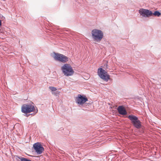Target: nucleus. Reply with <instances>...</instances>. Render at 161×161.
Wrapping results in <instances>:
<instances>
[{"mask_svg": "<svg viewBox=\"0 0 161 161\" xmlns=\"http://www.w3.org/2000/svg\"><path fill=\"white\" fill-rule=\"evenodd\" d=\"M88 100L85 96L79 94L76 97V102L78 105H82Z\"/></svg>", "mask_w": 161, "mask_h": 161, "instance_id": "7", "label": "nucleus"}, {"mask_svg": "<svg viewBox=\"0 0 161 161\" xmlns=\"http://www.w3.org/2000/svg\"><path fill=\"white\" fill-rule=\"evenodd\" d=\"M117 109L119 114L120 115H125L127 114L125 108L123 105L119 106Z\"/></svg>", "mask_w": 161, "mask_h": 161, "instance_id": "10", "label": "nucleus"}, {"mask_svg": "<svg viewBox=\"0 0 161 161\" xmlns=\"http://www.w3.org/2000/svg\"><path fill=\"white\" fill-rule=\"evenodd\" d=\"M58 152L61 153L62 154L64 153V152L63 151L60 149H59Z\"/></svg>", "mask_w": 161, "mask_h": 161, "instance_id": "14", "label": "nucleus"}, {"mask_svg": "<svg viewBox=\"0 0 161 161\" xmlns=\"http://www.w3.org/2000/svg\"><path fill=\"white\" fill-rule=\"evenodd\" d=\"M21 112L24 113H28L32 112H34V115L38 112V110L37 109H35L34 106L32 104L26 103L24 104L22 106Z\"/></svg>", "mask_w": 161, "mask_h": 161, "instance_id": "2", "label": "nucleus"}, {"mask_svg": "<svg viewBox=\"0 0 161 161\" xmlns=\"http://www.w3.org/2000/svg\"><path fill=\"white\" fill-rule=\"evenodd\" d=\"M140 14L145 17H149L152 16V11L147 9L141 8L139 10Z\"/></svg>", "mask_w": 161, "mask_h": 161, "instance_id": "8", "label": "nucleus"}, {"mask_svg": "<svg viewBox=\"0 0 161 161\" xmlns=\"http://www.w3.org/2000/svg\"><path fill=\"white\" fill-rule=\"evenodd\" d=\"M49 88L53 92H55L57 90V89L56 87L53 86H49Z\"/></svg>", "mask_w": 161, "mask_h": 161, "instance_id": "13", "label": "nucleus"}, {"mask_svg": "<svg viewBox=\"0 0 161 161\" xmlns=\"http://www.w3.org/2000/svg\"><path fill=\"white\" fill-rule=\"evenodd\" d=\"M139 53V52H136V54H137V53Z\"/></svg>", "mask_w": 161, "mask_h": 161, "instance_id": "18", "label": "nucleus"}, {"mask_svg": "<svg viewBox=\"0 0 161 161\" xmlns=\"http://www.w3.org/2000/svg\"><path fill=\"white\" fill-rule=\"evenodd\" d=\"M97 74L101 79L106 81H108L110 79V75L106 71L101 68L98 69Z\"/></svg>", "mask_w": 161, "mask_h": 161, "instance_id": "6", "label": "nucleus"}, {"mask_svg": "<svg viewBox=\"0 0 161 161\" xmlns=\"http://www.w3.org/2000/svg\"><path fill=\"white\" fill-rule=\"evenodd\" d=\"M127 117L130 120L131 123L136 128L139 129L142 127V123L137 117L133 115H130Z\"/></svg>", "mask_w": 161, "mask_h": 161, "instance_id": "3", "label": "nucleus"}, {"mask_svg": "<svg viewBox=\"0 0 161 161\" xmlns=\"http://www.w3.org/2000/svg\"><path fill=\"white\" fill-rule=\"evenodd\" d=\"M53 94H55L56 95L57 93H55V92L53 93Z\"/></svg>", "mask_w": 161, "mask_h": 161, "instance_id": "17", "label": "nucleus"}, {"mask_svg": "<svg viewBox=\"0 0 161 161\" xmlns=\"http://www.w3.org/2000/svg\"><path fill=\"white\" fill-rule=\"evenodd\" d=\"M25 115L27 117H28L29 115H30L31 114H27L28 113H25Z\"/></svg>", "mask_w": 161, "mask_h": 161, "instance_id": "15", "label": "nucleus"}, {"mask_svg": "<svg viewBox=\"0 0 161 161\" xmlns=\"http://www.w3.org/2000/svg\"><path fill=\"white\" fill-rule=\"evenodd\" d=\"M61 70L64 75L69 76L72 75L74 71L72 68L69 64H64L62 67Z\"/></svg>", "mask_w": 161, "mask_h": 161, "instance_id": "4", "label": "nucleus"}, {"mask_svg": "<svg viewBox=\"0 0 161 161\" xmlns=\"http://www.w3.org/2000/svg\"><path fill=\"white\" fill-rule=\"evenodd\" d=\"M106 68H108V65L107 64L106 65Z\"/></svg>", "mask_w": 161, "mask_h": 161, "instance_id": "16", "label": "nucleus"}, {"mask_svg": "<svg viewBox=\"0 0 161 161\" xmlns=\"http://www.w3.org/2000/svg\"><path fill=\"white\" fill-rule=\"evenodd\" d=\"M161 15V13L158 11H155L154 13L152 12V16L159 17Z\"/></svg>", "mask_w": 161, "mask_h": 161, "instance_id": "12", "label": "nucleus"}, {"mask_svg": "<svg viewBox=\"0 0 161 161\" xmlns=\"http://www.w3.org/2000/svg\"><path fill=\"white\" fill-rule=\"evenodd\" d=\"M15 157L16 160L17 161H28L29 159V158L18 155H16Z\"/></svg>", "mask_w": 161, "mask_h": 161, "instance_id": "11", "label": "nucleus"}, {"mask_svg": "<svg viewBox=\"0 0 161 161\" xmlns=\"http://www.w3.org/2000/svg\"><path fill=\"white\" fill-rule=\"evenodd\" d=\"M53 54V57L56 61L63 63H65L69 61V58L63 54L55 52Z\"/></svg>", "mask_w": 161, "mask_h": 161, "instance_id": "5", "label": "nucleus"}, {"mask_svg": "<svg viewBox=\"0 0 161 161\" xmlns=\"http://www.w3.org/2000/svg\"><path fill=\"white\" fill-rule=\"evenodd\" d=\"M92 36L94 41L100 42L103 37V33L102 31L94 29L92 31Z\"/></svg>", "mask_w": 161, "mask_h": 161, "instance_id": "1", "label": "nucleus"}, {"mask_svg": "<svg viewBox=\"0 0 161 161\" xmlns=\"http://www.w3.org/2000/svg\"><path fill=\"white\" fill-rule=\"evenodd\" d=\"M33 147L36 152L38 154H41L44 150V148L39 142L35 143L33 145Z\"/></svg>", "mask_w": 161, "mask_h": 161, "instance_id": "9", "label": "nucleus"}]
</instances>
